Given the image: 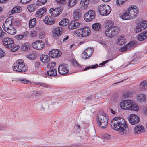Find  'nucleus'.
Segmentation results:
<instances>
[{"instance_id":"0eeeda50","label":"nucleus","mask_w":147,"mask_h":147,"mask_svg":"<svg viewBox=\"0 0 147 147\" xmlns=\"http://www.w3.org/2000/svg\"><path fill=\"white\" fill-rule=\"evenodd\" d=\"M2 42L5 47L12 49L11 50H13V51H16L19 48V46L18 45L14 46L13 41L9 38H5Z\"/></svg>"},{"instance_id":"37998d69","label":"nucleus","mask_w":147,"mask_h":147,"mask_svg":"<svg viewBox=\"0 0 147 147\" xmlns=\"http://www.w3.org/2000/svg\"><path fill=\"white\" fill-rule=\"evenodd\" d=\"M98 65L97 64H96L95 65H92L89 66H88L86 67L84 69V70L86 71L90 69H95L98 66Z\"/></svg>"},{"instance_id":"e433bc0d","label":"nucleus","mask_w":147,"mask_h":147,"mask_svg":"<svg viewBox=\"0 0 147 147\" xmlns=\"http://www.w3.org/2000/svg\"><path fill=\"white\" fill-rule=\"evenodd\" d=\"M27 9L29 12H32L36 9V7L34 4H30L28 6Z\"/></svg>"},{"instance_id":"c9c22d12","label":"nucleus","mask_w":147,"mask_h":147,"mask_svg":"<svg viewBox=\"0 0 147 147\" xmlns=\"http://www.w3.org/2000/svg\"><path fill=\"white\" fill-rule=\"evenodd\" d=\"M85 51H86V53L88 54V58H90L93 52V49L92 48H88L86 49Z\"/></svg>"},{"instance_id":"393cba45","label":"nucleus","mask_w":147,"mask_h":147,"mask_svg":"<svg viewBox=\"0 0 147 147\" xmlns=\"http://www.w3.org/2000/svg\"><path fill=\"white\" fill-rule=\"evenodd\" d=\"M81 10L80 9H76L74 13V18L75 20H78L80 17L82 13H81Z\"/></svg>"},{"instance_id":"13d9d810","label":"nucleus","mask_w":147,"mask_h":147,"mask_svg":"<svg viewBox=\"0 0 147 147\" xmlns=\"http://www.w3.org/2000/svg\"><path fill=\"white\" fill-rule=\"evenodd\" d=\"M56 1L58 3L60 4H64L66 1V0H56Z\"/></svg>"},{"instance_id":"39448f33","label":"nucleus","mask_w":147,"mask_h":147,"mask_svg":"<svg viewBox=\"0 0 147 147\" xmlns=\"http://www.w3.org/2000/svg\"><path fill=\"white\" fill-rule=\"evenodd\" d=\"M108 116L104 113H99L97 115L98 125L102 128H106L108 125Z\"/></svg>"},{"instance_id":"052dcab7","label":"nucleus","mask_w":147,"mask_h":147,"mask_svg":"<svg viewBox=\"0 0 147 147\" xmlns=\"http://www.w3.org/2000/svg\"><path fill=\"white\" fill-rule=\"evenodd\" d=\"M24 36L23 35H18L16 36V38L18 39H21L24 38Z\"/></svg>"},{"instance_id":"c03bdc74","label":"nucleus","mask_w":147,"mask_h":147,"mask_svg":"<svg viewBox=\"0 0 147 147\" xmlns=\"http://www.w3.org/2000/svg\"><path fill=\"white\" fill-rule=\"evenodd\" d=\"M19 80L23 84H30L31 83V82L28 80H26L25 79H19Z\"/></svg>"},{"instance_id":"69168bd1","label":"nucleus","mask_w":147,"mask_h":147,"mask_svg":"<svg viewBox=\"0 0 147 147\" xmlns=\"http://www.w3.org/2000/svg\"><path fill=\"white\" fill-rule=\"evenodd\" d=\"M109 110L112 114H115V111H114V110H113L111 108Z\"/></svg>"},{"instance_id":"6e6552de","label":"nucleus","mask_w":147,"mask_h":147,"mask_svg":"<svg viewBox=\"0 0 147 147\" xmlns=\"http://www.w3.org/2000/svg\"><path fill=\"white\" fill-rule=\"evenodd\" d=\"M98 9L99 13L103 16L109 15L111 11V7L108 5L101 4L98 7Z\"/></svg>"},{"instance_id":"8fccbe9b","label":"nucleus","mask_w":147,"mask_h":147,"mask_svg":"<svg viewBox=\"0 0 147 147\" xmlns=\"http://www.w3.org/2000/svg\"><path fill=\"white\" fill-rule=\"evenodd\" d=\"M27 57V58L31 60H34L35 57V55L34 54L28 55Z\"/></svg>"},{"instance_id":"2f4dec72","label":"nucleus","mask_w":147,"mask_h":147,"mask_svg":"<svg viewBox=\"0 0 147 147\" xmlns=\"http://www.w3.org/2000/svg\"><path fill=\"white\" fill-rule=\"evenodd\" d=\"M133 45V44L132 42H130L127 45H125L123 47H121L120 50L122 52L125 51L127 50L128 49H129L130 47H132Z\"/></svg>"},{"instance_id":"c756f323","label":"nucleus","mask_w":147,"mask_h":147,"mask_svg":"<svg viewBox=\"0 0 147 147\" xmlns=\"http://www.w3.org/2000/svg\"><path fill=\"white\" fill-rule=\"evenodd\" d=\"M21 7L19 6H16L10 11L9 13V15L13 14L15 13H19L20 11Z\"/></svg>"},{"instance_id":"412c9836","label":"nucleus","mask_w":147,"mask_h":147,"mask_svg":"<svg viewBox=\"0 0 147 147\" xmlns=\"http://www.w3.org/2000/svg\"><path fill=\"white\" fill-rule=\"evenodd\" d=\"M80 24L76 21H72L68 25V28L69 29H73L78 27Z\"/></svg>"},{"instance_id":"5fc2aeb1","label":"nucleus","mask_w":147,"mask_h":147,"mask_svg":"<svg viewBox=\"0 0 147 147\" xmlns=\"http://www.w3.org/2000/svg\"><path fill=\"white\" fill-rule=\"evenodd\" d=\"M36 83L37 85H40L43 87L47 88L48 86V85L44 83L38 82Z\"/></svg>"},{"instance_id":"79ce46f5","label":"nucleus","mask_w":147,"mask_h":147,"mask_svg":"<svg viewBox=\"0 0 147 147\" xmlns=\"http://www.w3.org/2000/svg\"><path fill=\"white\" fill-rule=\"evenodd\" d=\"M76 0H69V6L70 7H73L76 5Z\"/></svg>"},{"instance_id":"4c0bfd02","label":"nucleus","mask_w":147,"mask_h":147,"mask_svg":"<svg viewBox=\"0 0 147 147\" xmlns=\"http://www.w3.org/2000/svg\"><path fill=\"white\" fill-rule=\"evenodd\" d=\"M47 73L49 76H54L57 75L56 70L55 69L50 70L47 71Z\"/></svg>"},{"instance_id":"f704fd0d","label":"nucleus","mask_w":147,"mask_h":147,"mask_svg":"<svg viewBox=\"0 0 147 147\" xmlns=\"http://www.w3.org/2000/svg\"><path fill=\"white\" fill-rule=\"evenodd\" d=\"M68 19L65 18L63 19L59 23V24L63 26H65L67 25L69 23Z\"/></svg>"},{"instance_id":"3c124183","label":"nucleus","mask_w":147,"mask_h":147,"mask_svg":"<svg viewBox=\"0 0 147 147\" xmlns=\"http://www.w3.org/2000/svg\"><path fill=\"white\" fill-rule=\"evenodd\" d=\"M126 0H117L116 3L117 5H121L125 2Z\"/></svg>"},{"instance_id":"5701e85b","label":"nucleus","mask_w":147,"mask_h":147,"mask_svg":"<svg viewBox=\"0 0 147 147\" xmlns=\"http://www.w3.org/2000/svg\"><path fill=\"white\" fill-rule=\"evenodd\" d=\"M117 44L119 45H123L126 42V39L123 36H119L117 39Z\"/></svg>"},{"instance_id":"2eb2a0df","label":"nucleus","mask_w":147,"mask_h":147,"mask_svg":"<svg viewBox=\"0 0 147 147\" xmlns=\"http://www.w3.org/2000/svg\"><path fill=\"white\" fill-rule=\"evenodd\" d=\"M32 46L34 48L36 49L41 50L45 47V45L42 41L37 40L33 42Z\"/></svg>"},{"instance_id":"ea45409f","label":"nucleus","mask_w":147,"mask_h":147,"mask_svg":"<svg viewBox=\"0 0 147 147\" xmlns=\"http://www.w3.org/2000/svg\"><path fill=\"white\" fill-rule=\"evenodd\" d=\"M47 0H37L36 2V5L38 6L42 5L47 2Z\"/></svg>"},{"instance_id":"680f3d73","label":"nucleus","mask_w":147,"mask_h":147,"mask_svg":"<svg viewBox=\"0 0 147 147\" xmlns=\"http://www.w3.org/2000/svg\"><path fill=\"white\" fill-rule=\"evenodd\" d=\"M36 32L35 31H32L30 32V35L32 37L36 36Z\"/></svg>"},{"instance_id":"6ab92c4d","label":"nucleus","mask_w":147,"mask_h":147,"mask_svg":"<svg viewBox=\"0 0 147 147\" xmlns=\"http://www.w3.org/2000/svg\"><path fill=\"white\" fill-rule=\"evenodd\" d=\"M145 131L144 127L141 125H137L135 127L134 129V132L135 134H139L144 132Z\"/></svg>"},{"instance_id":"9b49d317","label":"nucleus","mask_w":147,"mask_h":147,"mask_svg":"<svg viewBox=\"0 0 147 147\" xmlns=\"http://www.w3.org/2000/svg\"><path fill=\"white\" fill-rule=\"evenodd\" d=\"M95 16V12L92 10H89L84 16V18L86 22L92 21Z\"/></svg>"},{"instance_id":"b1692460","label":"nucleus","mask_w":147,"mask_h":147,"mask_svg":"<svg viewBox=\"0 0 147 147\" xmlns=\"http://www.w3.org/2000/svg\"><path fill=\"white\" fill-rule=\"evenodd\" d=\"M147 37V30L143 31L138 36V39L139 41H142L146 39Z\"/></svg>"},{"instance_id":"cd10ccee","label":"nucleus","mask_w":147,"mask_h":147,"mask_svg":"<svg viewBox=\"0 0 147 147\" xmlns=\"http://www.w3.org/2000/svg\"><path fill=\"white\" fill-rule=\"evenodd\" d=\"M140 90L142 91L147 90V82L146 81L141 82L140 85Z\"/></svg>"},{"instance_id":"774afa93","label":"nucleus","mask_w":147,"mask_h":147,"mask_svg":"<svg viewBox=\"0 0 147 147\" xmlns=\"http://www.w3.org/2000/svg\"><path fill=\"white\" fill-rule=\"evenodd\" d=\"M69 37L68 36H67L66 37L64 38L63 39V42H64L65 41L67 40L69 38Z\"/></svg>"},{"instance_id":"f257e3e1","label":"nucleus","mask_w":147,"mask_h":147,"mask_svg":"<svg viewBox=\"0 0 147 147\" xmlns=\"http://www.w3.org/2000/svg\"><path fill=\"white\" fill-rule=\"evenodd\" d=\"M111 128L113 129L118 131L119 134L126 135L128 129L127 125L125 120L120 117H115L111 121Z\"/></svg>"},{"instance_id":"ddd939ff","label":"nucleus","mask_w":147,"mask_h":147,"mask_svg":"<svg viewBox=\"0 0 147 147\" xmlns=\"http://www.w3.org/2000/svg\"><path fill=\"white\" fill-rule=\"evenodd\" d=\"M130 123L132 125H135L138 123L140 121L139 117L135 114H131L128 117Z\"/></svg>"},{"instance_id":"4468645a","label":"nucleus","mask_w":147,"mask_h":147,"mask_svg":"<svg viewBox=\"0 0 147 147\" xmlns=\"http://www.w3.org/2000/svg\"><path fill=\"white\" fill-rule=\"evenodd\" d=\"M68 65L67 64H63L60 65L58 68V72L61 75H65L69 71L68 69Z\"/></svg>"},{"instance_id":"72a5a7b5","label":"nucleus","mask_w":147,"mask_h":147,"mask_svg":"<svg viewBox=\"0 0 147 147\" xmlns=\"http://www.w3.org/2000/svg\"><path fill=\"white\" fill-rule=\"evenodd\" d=\"M92 29L96 31H98L101 28V24L98 23L93 24L92 26Z\"/></svg>"},{"instance_id":"49530a36","label":"nucleus","mask_w":147,"mask_h":147,"mask_svg":"<svg viewBox=\"0 0 147 147\" xmlns=\"http://www.w3.org/2000/svg\"><path fill=\"white\" fill-rule=\"evenodd\" d=\"M131 95V92H124L123 94V97L125 98H128Z\"/></svg>"},{"instance_id":"dca6fc26","label":"nucleus","mask_w":147,"mask_h":147,"mask_svg":"<svg viewBox=\"0 0 147 147\" xmlns=\"http://www.w3.org/2000/svg\"><path fill=\"white\" fill-rule=\"evenodd\" d=\"M62 12L60 8L58 7L54 9L51 8L50 9V13L52 16L53 17H57Z\"/></svg>"},{"instance_id":"9d476101","label":"nucleus","mask_w":147,"mask_h":147,"mask_svg":"<svg viewBox=\"0 0 147 147\" xmlns=\"http://www.w3.org/2000/svg\"><path fill=\"white\" fill-rule=\"evenodd\" d=\"M119 29L117 27L107 28L105 31L106 36L112 38L117 35L119 33Z\"/></svg>"},{"instance_id":"473e14b6","label":"nucleus","mask_w":147,"mask_h":147,"mask_svg":"<svg viewBox=\"0 0 147 147\" xmlns=\"http://www.w3.org/2000/svg\"><path fill=\"white\" fill-rule=\"evenodd\" d=\"M36 24V20L35 18L30 19L29 22V27L32 28H33Z\"/></svg>"},{"instance_id":"c85d7f7f","label":"nucleus","mask_w":147,"mask_h":147,"mask_svg":"<svg viewBox=\"0 0 147 147\" xmlns=\"http://www.w3.org/2000/svg\"><path fill=\"white\" fill-rule=\"evenodd\" d=\"M113 22L111 20H107L106 21L104 25L105 27H106L107 28H113L115 26H113Z\"/></svg>"},{"instance_id":"58836bf2","label":"nucleus","mask_w":147,"mask_h":147,"mask_svg":"<svg viewBox=\"0 0 147 147\" xmlns=\"http://www.w3.org/2000/svg\"><path fill=\"white\" fill-rule=\"evenodd\" d=\"M30 47V45L28 43H25L23 44L21 47V49L24 51H27Z\"/></svg>"},{"instance_id":"338daca9","label":"nucleus","mask_w":147,"mask_h":147,"mask_svg":"<svg viewBox=\"0 0 147 147\" xmlns=\"http://www.w3.org/2000/svg\"><path fill=\"white\" fill-rule=\"evenodd\" d=\"M108 62V60H107L103 62L102 63H101L100 64V65H104L106 63H107Z\"/></svg>"},{"instance_id":"7c9ffc66","label":"nucleus","mask_w":147,"mask_h":147,"mask_svg":"<svg viewBox=\"0 0 147 147\" xmlns=\"http://www.w3.org/2000/svg\"><path fill=\"white\" fill-rule=\"evenodd\" d=\"M40 59L42 62L47 63L49 62L50 58L47 55H41Z\"/></svg>"},{"instance_id":"a18cd8bd","label":"nucleus","mask_w":147,"mask_h":147,"mask_svg":"<svg viewBox=\"0 0 147 147\" xmlns=\"http://www.w3.org/2000/svg\"><path fill=\"white\" fill-rule=\"evenodd\" d=\"M82 56L83 59H87L89 58H88V54L86 53V51L85 50L82 52Z\"/></svg>"},{"instance_id":"4be33fe9","label":"nucleus","mask_w":147,"mask_h":147,"mask_svg":"<svg viewBox=\"0 0 147 147\" xmlns=\"http://www.w3.org/2000/svg\"><path fill=\"white\" fill-rule=\"evenodd\" d=\"M43 21L47 25L53 24L55 23V21L53 19V18L49 16L45 17Z\"/></svg>"},{"instance_id":"423d86ee","label":"nucleus","mask_w":147,"mask_h":147,"mask_svg":"<svg viewBox=\"0 0 147 147\" xmlns=\"http://www.w3.org/2000/svg\"><path fill=\"white\" fill-rule=\"evenodd\" d=\"M12 68L14 71L20 73L24 72L27 69L26 65L21 59L16 61L13 64Z\"/></svg>"},{"instance_id":"7ed1b4c3","label":"nucleus","mask_w":147,"mask_h":147,"mask_svg":"<svg viewBox=\"0 0 147 147\" xmlns=\"http://www.w3.org/2000/svg\"><path fill=\"white\" fill-rule=\"evenodd\" d=\"M13 17L10 16L7 18L4 22L2 27L4 30L11 35H13L16 32V30L13 25Z\"/></svg>"},{"instance_id":"20e7f679","label":"nucleus","mask_w":147,"mask_h":147,"mask_svg":"<svg viewBox=\"0 0 147 147\" xmlns=\"http://www.w3.org/2000/svg\"><path fill=\"white\" fill-rule=\"evenodd\" d=\"M120 106L121 108L123 110L137 111L139 109L138 106L131 100H124L121 102Z\"/></svg>"},{"instance_id":"f03ea898","label":"nucleus","mask_w":147,"mask_h":147,"mask_svg":"<svg viewBox=\"0 0 147 147\" xmlns=\"http://www.w3.org/2000/svg\"><path fill=\"white\" fill-rule=\"evenodd\" d=\"M138 13V9L134 5H131L124 13L120 14V18L123 20H127L136 18Z\"/></svg>"},{"instance_id":"a211bd4d","label":"nucleus","mask_w":147,"mask_h":147,"mask_svg":"<svg viewBox=\"0 0 147 147\" xmlns=\"http://www.w3.org/2000/svg\"><path fill=\"white\" fill-rule=\"evenodd\" d=\"M89 3V0H81L79 6L80 9L83 10L86 9Z\"/></svg>"},{"instance_id":"aec40b11","label":"nucleus","mask_w":147,"mask_h":147,"mask_svg":"<svg viewBox=\"0 0 147 147\" xmlns=\"http://www.w3.org/2000/svg\"><path fill=\"white\" fill-rule=\"evenodd\" d=\"M62 31V28L61 27H57L53 30L52 35L55 38L59 36Z\"/></svg>"},{"instance_id":"e2e57ef3","label":"nucleus","mask_w":147,"mask_h":147,"mask_svg":"<svg viewBox=\"0 0 147 147\" xmlns=\"http://www.w3.org/2000/svg\"><path fill=\"white\" fill-rule=\"evenodd\" d=\"M5 34V33L3 31L1 28L0 27V37L3 36Z\"/></svg>"},{"instance_id":"de8ad7c7","label":"nucleus","mask_w":147,"mask_h":147,"mask_svg":"<svg viewBox=\"0 0 147 147\" xmlns=\"http://www.w3.org/2000/svg\"><path fill=\"white\" fill-rule=\"evenodd\" d=\"M41 95V93L40 92H33L31 94L32 97L35 98L40 96Z\"/></svg>"},{"instance_id":"09e8293b","label":"nucleus","mask_w":147,"mask_h":147,"mask_svg":"<svg viewBox=\"0 0 147 147\" xmlns=\"http://www.w3.org/2000/svg\"><path fill=\"white\" fill-rule=\"evenodd\" d=\"M55 63H50L47 65V67L49 68H53L55 65Z\"/></svg>"},{"instance_id":"1a4fd4ad","label":"nucleus","mask_w":147,"mask_h":147,"mask_svg":"<svg viewBox=\"0 0 147 147\" xmlns=\"http://www.w3.org/2000/svg\"><path fill=\"white\" fill-rule=\"evenodd\" d=\"M75 33L80 37H86L90 35L91 31L88 27H85L78 29Z\"/></svg>"},{"instance_id":"a19ab883","label":"nucleus","mask_w":147,"mask_h":147,"mask_svg":"<svg viewBox=\"0 0 147 147\" xmlns=\"http://www.w3.org/2000/svg\"><path fill=\"white\" fill-rule=\"evenodd\" d=\"M102 138L105 140H109L111 138V136L108 134H105L102 136Z\"/></svg>"},{"instance_id":"bb28decb","label":"nucleus","mask_w":147,"mask_h":147,"mask_svg":"<svg viewBox=\"0 0 147 147\" xmlns=\"http://www.w3.org/2000/svg\"><path fill=\"white\" fill-rule=\"evenodd\" d=\"M137 99L140 102H144L146 101V96L144 94H140L137 95Z\"/></svg>"},{"instance_id":"4d7b16f0","label":"nucleus","mask_w":147,"mask_h":147,"mask_svg":"<svg viewBox=\"0 0 147 147\" xmlns=\"http://www.w3.org/2000/svg\"><path fill=\"white\" fill-rule=\"evenodd\" d=\"M72 63L73 64V65L76 66V67H80V65L78 64V62L76 61V60H73L72 61Z\"/></svg>"},{"instance_id":"bf43d9fd","label":"nucleus","mask_w":147,"mask_h":147,"mask_svg":"<svg viewBox=\"0 0 147 147\" xmlns=\"http://www.w3.org/2000/svg\"><path fill=\"white\" fill-rule=\"evenodd\" d=\"M32 0H21L20 2L22 4H26L29 3Z\"/></svg>"},{"instance_id":"0e129e2a","label":"nucleus","mask_w":147,"mask_h":147,"mask_svg":"<svg viewBox=\"0 0 147 147\" xmlns=\"http://www.w3.org/2000/svg\"><path fill=\"white\" fill-rule=\"evenodd\" d=\"M35 65L36 67H38L40 66V64L39 62H36L35 64Z\"/></svg>"},{"instance_id":"f8f14e48","label":"nucleus","mask_w":147,"mask_h":147,"mask_svg":"<svg viewBox=\"0 0 147 147\" xmlns=\"http://www.w3.org/2000/svg\"><path fill=\"white\" fill-rule=\"evenodd\" d=\"M147 27V21L146 20L143 21L138 24L137 26L134 29V31L135 32H139Z\"/></svg>"},{"instance_id":"a878e982","label":"nucleus","mask_w":147,"mask_h":147,"mask_svg":"<svg viewBox=\"0 0 147 147\" xmlns=\"http://www.w3.org/2000/svg\"><path fill=\"white\" fill-rule=\"evenodd\" d=\"M46 11V9L45 8L40 9L36 12V16L39 18L42 17Z\"/></svg>"},{"instance_id":"f3484780","label":"nucleus","mask_w":147,"mask_h":147,"mask_svg":"<svg viewBox=\"0 0 147 147\" xmlns=\"http://www.w3.org/2000/svg\"><path fill=\"white\" fill-rule=\"evenodd\" d=\"M61 54V52L57 49L53 50L50 51L49 55L52 58L58 57Z\"/></svg>"},{"instance_id":"864d4df0","label":"nucleus","mask_w":147,"mask_h":147,"mask_svg":"<svg viewBox=\"0 0 147 147\" xmlns=\"http://www.w3.org/2000/svg\"><path fill=\"white\" fill-rule=\"evenodd\" d=\"M138 62V59L135 58L130 61V62L128 63V65L130 64H136Z\"/></svg>"},{"instance_id":"6e6d98bb","label":"nucleus","mask_w":147,"mask_h":147,"mask_svg":"<svg viewBox=\"0 0 147 147\" xmlns=\"http://www.w3.org/2000/svg\"><path fill=\"white\" fill-rule=\"evenodd\" d=\"M5 53L0 48V58L3 57L5 55Z\"/></svg>"},{"instance_id":"603ef678","label":"nucleus","mask_w":147,"mask_h":147,"mask_svg":"<svg viewBox=\"0 0 147 147\" xmlns=\"http://www.w3.org/2000/svg\"><path fill=\"white\" fill-rule=\"evenodd\" d=\"M45 35V34L44 32H40L39 35L40 39H42L44 38Z\"/></svg>"}]
</instances>
